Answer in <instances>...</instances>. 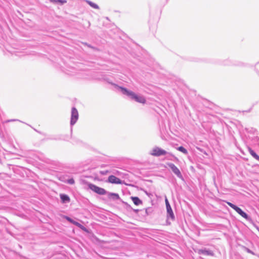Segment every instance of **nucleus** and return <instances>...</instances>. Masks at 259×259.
Returning a JSON list of instances; mask_svg holds the SVG:
<instances>
[{"label": "nucleus", "instance_id": "obj_15", "mask_svg": "<svg viewBox=\"0 0 259 259\" xmlns=\"http://www.w3.org/2000/svg\"><path fill=\"white\" fill-rule=\"evenodd\" d=\"M50 1L52 3H59L61 4H65L67 2V1L66 0H50Z\"/></svg>", "mask_w": 259, "mask_h": 259}, {"label": "nucleus", "instance_id": "obj_12", "mask_svg": "<svg viewBox=\"0 0 259 259\" xmlns=\"http://www.w3.org/2000/svg\"><path fill=\"white\" fill-rule=\"evenodd\" d=\"M60 198H61L62 202L63 203H65L66 202H68L70 200V199L69 197V196L65 194H61Z\"/></svg>", "mask_w": 259, "mask_h": 259}, {"label": "nucleus", "instance_id": "obj_1", "mask_svg": "<svg viewBox=\"0 0 259 259\" xmlns=\"http://www.w3.org/2000/svg\"><path fill=\"white\" fill-rule=\"evenodd\" d=\"M120 88L123 92V94H126L128 96H130L132 99H134L137 102L142 104L145 103L146 100L144 97L142 96H139L135 94L134 92L128 91L125 88L122 87H120Z\"/></svg>", "mask_w": 259, "mask_h": 259}, {"label": "nucleus", "instance_id": "obj_4", "mask_svg": "<svg viewBox=\"0 0 259 259\" xmlns=\"http://www.w3.org/2000/svg\"><path fill=\"white\" fill-rule=\"evenodd\" d=\"M166 153V152L165 150L159 147H155L152 149L151 154L155 156H159L165 155Z\"/></svg>", "mask_w": 259, "mask_h": 259}, {"label": "nucleus", "instance_id": "obj_18", "mask_svg": "<svg viewBox=\"0 0 259 259\" xmlns=\"http://www.w3.org/2000/svg\"><path fill=\"white\" fill-rule=\"evenodd\" d=\"M89 5L92 6L93 8H95V9H98V6L97 5L94 4V3H93L91 2H89Z\"/></svg>", "mask_w": 259, "mask_h": 259}, {"label": "nucleus", "instance_id": "obj_7", "mask_svg": "<svg viewBox=\"0 0 259 259\" xmlns=\"http://www.w3.org/2000/svg\"><path fill=\"white\" fill-rule=\"evenodd\" d=\"M108 182L112 184H121L122 181L113 175L110 176L108 179Z\"/></svg>", "mask_w": 259, "mask_h": 259}, {"label": "nucleus", "instance_id": "obj_2", "mask_svg": "<svg viewBox=\"0 0 259 259\" xmlns=\"http://www.w3.org/2000/svg\"><path fill=\"white\" fill-rule=\"evenodd\" d=\"M227 203L229 206H230L231 208L234 209L242 217L245 219L246 220H248L249 217L248 215L245 212H244L240 208L230 202H227Z\"/></svg>", "mask_w": 259, "mask_h": 259}, {"label": "nucleus", "instance_id": "obj_14", "mask_svg": "<svg viewBox=\"0 0 259 259\" xmlns=\"http://www.w3.org/2000/svg\"><path fill=\"white\" fill-rule=\"evenodd\" d=\"M76 226H77L78 227H79V228H80L82 230H83V231L85 232H87L88 233L89 232V231L84 227L82 225H81L80 224H79V223L77 222V223L76 224Z\"/></svg>", "mask_w": 259, "mask_h": 259}, {"label": "nucleus", "instance_id": "obj_16", "mask_svg": "<svg viewBox=\"0 0 259 259\" xmlns=\"http://www.w3.org/2000/svg\"><path fill=\"white\" fill-rule=\"evenodd\" d=\"M178 150L184 154H187V150L182 146L178 147Z\"/></svg>", "mask_w": 259, "mask_h": 259}, {"label": "nucleus", "instance_id": "obj_5", "mask_svg": "<svg viewBox=\"0 0 259 259\" xmlns=\"http://www.w3.org/2000/svg\"><path fill=\"white\" fill-rule=\"evenodd\" d=\"M78 111L75 108H72L71 111V124H74L76 123V121L78 119Z\"/></svg>", "mask_w": 259, "mask_h": 259}, {"label": "nucleus", "instance_id": "obj_3", "mask_svg": "<svg viewBox=\"0 0 259 259\" xmlns=\"http://www.w3.org/2000/svg\"><path fill=\"white\" fill-rule=\"evenodd\" d=\"M88 186L91 190L97 194L104 195L106 193V191L104 189L99 187L94 184H89Z\"/></svg>", "mask_w": 259, "mask_h": 259}, {"label": "nucleus", "instance_id": "obj_17", "mask_svg": "<svg viewBox=\"0 0 259 259\" xmlns=\"http://www.w3.org/2000/svg\"><path fill=\"white\" fill-rule=\"evenodd\" d=\"M66 220H67L68 221H69L70 223H71L72 224L76 225V224L77 223V222H75L74 221H73L72 219H70V218L68 217H66Z\"/></svg>", "mask_w": 259, "mask_h": 259}, {"label": "nucleus", "instance_id": "obj_6", "mask_svg": "<svg viewBox=\"0 0 259 259\" xmlns=\"http://www.w3.org/2000/svg\"><path fill=\"white\" fill-rule=\"evenodd\" d=\"M167 165L170 168L173 172L176 174L179 178H182L181 173L179 168L173 163H168Z\"/></svg>", "mask_w": 259, "mask_h": 259}, {"label": "nucleus", "instance_id": "obj_11", "mask_svg": "<svg viewBox=\"0 0 259 259\" xmlns=\"http://www.w3.org/2000/svg\"><path fill=\"white\" fill-rule=\"evenodd\" d=\"M108 197L113 200H117L120 199V197L118 194L114 193H110L108 194Z\"/></svg>", "mask_w": 259, "mask_h": 259}, {"label": "nucleus", "instance_id": "obj_10", "mask_svg": "<svg viewBox=\"0 0 259 259\" xmlns=\"http://www.w3.org/2000/svg\"><path fill=\"white\" fill-rule=\"evenodd\" d=\"M131 199L136 205H139L142 203V201L138 197H131Z\"/></svg>", "mask_w": 259, "mask_h": 259}, {"label": "nucleus", "instance_id": "obj_19", "mask_svg": "<svg viewBox=\"0 0 259 259\" xmlns=\"http://www.w3.org/2000/svg\"><path fill=\"white\" fill-rule=\"evenodd\" d=\"M67 182L70 184H74V180H73V179H70L67 180Z\"/></svg>", "mask_w": 259, "mask_h": 259}, {"label": "nucleus", "instance_id": "obj_13", "mask_svg": "<svg viewBox=\"0 0 259 259\" xmlns=\"http://www.w3.org/2000/svg\"><path fill=\"white\" fill-rule=\"evenodd\" d=\"M248 151L250 154L256 160L259 161V156L250 148H248Z\"/></svg>", "mask_w": 259, "mask_h": 259}, {"label": "nucleus", "instance_id": "obj_9", "mask_svg": "<svg viewBox=\"0 0 259 259\" xmlns=\"http://www.w3.org/2000/svg\"><path fill=\"white\" fill-rule=\"evenodd\" d=\"M198 253L203 254L206 256H213V253L212 251L205 249H200L198 250Z\"/></svg>", "mask_w": 259, "mask_h": 259}, {"label": "nucleus", "instance_id": "obj_8", "mask_svg": "<svg viewBox=\"0 0 259 259\" xmlns=\"http://www.w3.org/2000/svg\"><path fill=\"white\" fill-rule=\"evenodd\" d=\"M165 204H166V206L167 212L168 214L169 215V216L170 217V218H171V219H173L174 218V214L173 213V211L171 208V206L168 201V200L166 198L165 199Z\"/></svg>", "mask_w": 259, "mask_h": 259}]
</instances>
